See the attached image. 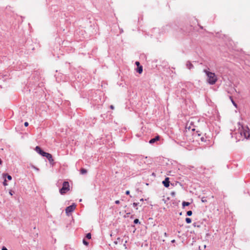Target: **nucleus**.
<instances>
[{
  "label": "nucleus",
  "mask_w": 250,
  "mask_h": 250,
  "mask_svg": "<svg viewBox=\"0 0 250 250\" xmlns=\"http://www.w3.org/2000/svg\"><path fill=\"white\" fill-rule=\"evenodd\" d=\"M204 72L208 76L207 81L210 84H214L217 81V77L215 73L204 70Z\"/></svg>",
  "instance_id": "1"
},
{
  "label": "nucleus",
  "mask_w": 250,
  "mask_h": 250,
  "mask_svg": "<svg viewBox=\"0 0 250 250\" xmlns=\"http://www.w3.org/2000/svg\"><path fill=\"white\" fill-rule=\"evenodd\" d=\"M192 141L200 143V142H205L206 140L204 137V135L202 133H199L198 132H194L192 134Z\"/></svg>",
  "instance_id": "2"
},
{
  "label": "nucleus",
  "mask_w": 250,
  "mask_h": 250,
  "mask_svg": "<svg viewBox=\"0 0 250 250\" xmlns=\"http://www.w3.org/2000/svg\"><path fill=\"white\" fill-rule=\"evenodd\" d=\"M240 134L241 136H243L245 138L248 139L250 136V130L249 128L247 126H242L240 130Z\"/></svg>",
  "instance_id": "3"
},
{
  "label": "nucleus",
  "mask_w": 250,
  "mask_h": 250,
  "mask_svg": "<svg viewBox=\"0 0 250 250\" xmlns=\"http://www.w3.org/2000/svg\"><path fill=\"white\" fill-rule=\"evenodd\" d=\"M70 190V186L68 182L65 181L62 184V187L60 189V193L64 194Z\"/></svg>",
  "instance_id": "4"
},
{
  "label": "nucleus",
  "mask_w": 250,
  "mask_h": 250,
  "mask_svg": "<svg viewBox=\"0 0 250 250\" xmlns=\"http://www.w3.org/2000/svg\"><path fill=\"white\" fill-rule=\"evenodd\" d=\"M76 205L73 204V205L67 207L65 209V212L67 214L72 212L76 208Z\"/></svg>",
  "instance_id": "5"
},
{
  "label": "nucleus",
  "mask_w": 250,
  "mask_h": 250,
  "mask_svg": "<svg viewBox=\"0 0 250 250\" xmlns=\"http://www.w3.org/2000/svg\"><path fill=\"white\" fill-rule=\"evenodd\" d=\"M43 156L45 157L49 161V162L51 164L53 162L54 160L52 158V156L51 154L49 153L45 152L44 153Z\"/></svg>",
  "instance_id": "6"
},
{
  "label": "nucleus",
  "mask_w": 250,
  "mask_h": 250,
  "mask_svg": "<svg viewBox=\"0 0 250 250\" xmlns=\"http://www.w3.org/2000/svg\"><path fill=\"white\" fill-rule=\"evenodd\" d=\"M35 150L37 152H38V153H39L40 154L42 155V156L44 155V153H45V152H44L43 151H42V149L41 148V147L39 146H37L35 147Z\"/></svg>",
  "instance_id": "7"
},
{
  "label": "nucleus",
  "mask_w": 250,
  "mask_h": 250,
  "mask_svg": "<svg viewBox=\"0 0 250 250\" xmlns=\"http://www.w3.org/2000/svg\"><path fill=\"white\" fill-rule=\"evenodd\" d=\"M163 184L165 187L168 188L169 186V178L168 177L166 178L165 180L163 181Z\"/></svg>",
  "instance_id": "8"
},
{
  "label": "nucleus",
  "mask_w": 250,
  "mask_h": 250,
  "mask_svg": "<svg viewBox=\"0 0 250 250\" xmlns=\"http://www.w3.org/2000/svg\"><path fill=\"white\" fill-rule=\"evenodd\" d=\"M159 139H160L159 136H157L154 138L151 139L149 141V142L150 144H153V143H155L156 141H158Z\"/></svg>",
  "instance_id": "9"
},
{
  "label": "nucleus",
  "mask_w": 250,
  "mask_h": 250,
  "mask_svg": "<svg viewBox=\"0 0 250 250\" xmlns=\"http://www.w3.org/2000/svg\"><path fill=\"white\" fill-rule=\"evenodd\" d=\"M137 71L139 74H141L142 73V72H143V67H142V66H140L138 67L137 69Z\"/></svg>",
  "instance_id": "10"
},
{
  "label": "nucleus",
  "mask_w": 250,
  "mask_h": 250,
  "mask_svg": "<svg viewBox=\"0 0 250 250\" xmlns=\"http://www.w3.org/2000/svg\"><path fill=\"white\" fill-rule=\"evenodd\" d=\"M190 205V203L189 202H185V201H184L183 203H182V205L184 207L185 206H188Z\"/></svg>",
  "instance_id": "11"
},
{
  "label": "nucleus",
  "mask_w": 250,
  "mask_h": 250,
  "mask_svg": "<svg viewBox=\"0 0 250 250\" xmlns=\"http://www.w3.org/2000/svg\"><path fill=\"white\" fill-rule=\"evenodd\" d=\"M87 172V170L84 168H82L81 169V173L82 174H85Z\"/></svg>",
  "instance_id": "12"
},
{
  "label": "nucleus",
  "mask_w": 250,
  "mask_h": 250,
  "mask_svg": "<svg viewBox=\"0 0 250 250\" xmlns=\"http://www.w3.org/2000/svg\"><path fill=\"white\" fill-rule=\"evenodd\" d=\"M7 176V178L8 180H11L12 179V177H11L10 175H7L6 174H4L3 175V176L4 177H5V176Z\"/></svg>",
  "instance_id": "13"
},
{
  "label": "nucleus",
  "mask_w": 250,
  "mask_h": 250,
  "mask_svg": "<svg viewBox=\"0 0 250 250\" xmlns=\"http://www.w3.org/2000/svg\"><path fill=\"white\" fill-rule=\"evenodd\" d=\"M186 221L188 224H189L191 222V220L189 218H186Z\"/></svg>",
  "instance_id": "14"
},
{
  "label": "nucleus",
  "mask_w": 250,
  "mask_h": 250,
  "mask_svg": "<svg viewBox=\"0 0 250 250\" xmlns=\"http://www.w3.org/2000/svg\"><path fill=\"white\" fill-rule=\"evenodd\" d=\"M187 214L188 216H191L192 214V212L191 210L188 211L187 212Z\"/></svg>",
  "instance_id": "15"
},
{
  "label": "nucleus",
  "mask_w": 250,
  "mask_h": 250,
  "mask_svg": "<svg viewBox=\"0 0 250 250\" xmlns=\"http://www.w3.org/2000/svg\"><path fill=\"white\" fill-rule=\"evenodd\" d=\"M86 238H88V239H91V234L90 233H88L86 234Z\"/></svg>",
  "instance_id": "16"
},
{
  "label": "nucleus",
  "mask_w": 250,
  "mask_h": 250,
  "mask_svg": "<svg viewBox=\"0 0 250 250\" xmlns=\"http://www.w3.org/2000/svg\"><path fill=\"white\" fill-rule=\"evenodd\" d=\"M83 243L86 246H87L88 245V243L87 241H86L84 239L83 240Z\"/></svg>",
  "instance_id": "17"
},
{
  "label": "nucleus",
  "mask_w": 250,
  "mask_h": 250,
  "mask_svg": "<svg viewBox=\"0 0 250 250\" xmlns=\"http://www.w3.org/2000/svg\"><path fill=\"white\" fill-rule=\"evenodd\" d=\"M3 184L4 186H6L7 185V181H6V179L4 180V182H3Z\"/></svg>",
  "instance_id": "18"
},
{
  "label": "nucleus",
  "mask_w": 250,
  "mask_h": 250,
  "mask_svg": "<svg viewBox=\"0 0 250 250\" xmlns=\"http://www.w3.org/2000/svg\"><path fill=\"white\" fill-rule=\"evenodd\" d=\"M139 220L138 219H136L134 220V223L135 224H137L139 222Z\"/></svg>",
  "instance_id": "19"
},
{
  "label": "nucleus",
  "mask_w": 250,
  "mask_h": 250,
  "mask_svg": "<svg viewBox=\"0 0 250 250\" xmlns=\"http://www.w3.org/2000/svg\"><path fill=\"white\" fill-rule=\"evenodd\" d=\"M135 64H136V65H137L138 67H139V66H140V62H136Z\"/></svg>",
  "instance_id": "20"
},
{
  "label": "nucleus",
  "mask_w": 250,
  "mask_h": 250,
  "mask_svg": "<svg viewBox=\"0 0 250 250\" xmlns=\"http://www.w3.org/2000/svg\"><path fill=\"white\" fill-rule=\"evenodd\" d=\"M24 125V126L26 127L28 125V122H25Z\"/></svg>",
  "instance_id": "21"
},
{
  "label": "nucleus",
  "mask_w": 250,
  "mask_h": 250,
  "mask_svg": "<svg viewBox=\"0 0 250 250\" xmlns=\"http://www.w3.org/2000/svg\"><path fill=\"white\" fill-rule=\"evenodd\" d=\"M129 193H130V192H129V190H126V192H125V194H126V195H129Z\"/></svg>",
  "instance_id": "22"
},
{
  "label": "nucleus",
  "mask_w": 250,
  "mask_h": 250,
  "mask_svg": "<svg viewBox=\"0 0 250 250\" xmlns=\"http://www.w3.org/2000/svg\"><path fill=\"white\" fill-rule=\"evenodd\" d=\"M133 205L134 207H136L137 205H138V203H134L133 204Z\"/></svg>",
  "instance_id": "23"
},
{
  "label": "nucleus",
  "mask_w": 250,
  "mask_h": 250,
  "mask_svg": "<svg viewBox=\"0 0 250 250\" xmlns=\"http://www.w3.org/2000/svg\"><path fill=\"white\" fill-rule=\"evenodd\" d=\"M110 108L111 109H114V107L113 105H111L110 106Z\"/></svg>",
  "instance_id": "24"
},
{
  "label": "nucleus",
  "mask_w": 250,
  "mask_h": 250,
  "mask_svg": "<svg viewBox=\"0 0 250 250\" xmlns=\"http://www.w3.org/2000/svg\"><path fill=\"white\" fill-rule=\"evenodd\" d=\"M115 203L116 204H119L120 203V201L119 200H116L115 201Z\"/></svg>",
  "instance_id": "25"
},
{
  "label": "nucleus",
  "mask_w": 250,
  "mask_h": 250,
  "mask_svg": "<svg viewBox=\"0 0 250 250\" xmlns=\"http://www.w3.org/2000/svg\"><path fill=\"white\" fill-rule=\"evenodd\" d=\"M2 250H8L6 248L3 247L2 248Z\"/></svg>",
  "instance_id": "26"
},
{
  "label": "nucleus",
  "mask_w": 250,
  "mask_h": 250,
  "mask_svg": "<svg viewBox=\"0 0 250 250\" xmlns=\"http://www.w3.org/2000/svg\"><path fill=\"white\" fill-rule=\"evenodd\" d=\"M9 194H10L11 195H13V192H12V191H11H11H9Z\"/></svg>",
  "instance_id": "27"
},
{
  "label": "nucleus",
  "mask_w": 250,
  "mask_h": 250,
  "mask_svg": "<svg viewBox=\"0 0 250 250\" xmlns=\"http://www.w3.org/2000/svg\"><path fill=\"white\" fill-rule=\"evenodd\" d=\"M232 102L233 103V104L235 105V106H236V104L233 101H232Z\"/></svg>",
  "instance_id": "28"
},
{
  "label": "nucleus",
  "mask_w": 250,
  "mask_h": 250,
  "mask_svg": "<svg viewBox=\"0 0 250 250\" xmlns=\"http://www.w3.org/2000/svg\"><path fill=\"white\" fill-rule=\"evenodd\" d=\"M202 201L203 202H206V200H204V199H203V198H202Z\"/></svg>",
  "instance_id": "29"
},
{
  "label": "nucleus",
  "mask_w": 250,
  "mask_h": 250,
  "mask_svg": "<svg viewBox=\"0 0 250 250\" xmlns=\"http://www.w3.org/2000/svg\"><path fill=\"white\" fill-rule=\"evenodd\" d=\"M2 161L1 160V159H0V165H1L2 164Z\"/></svg>",
  "instance_id": "30"
},
{
  "label": "nucleus",
  "mask_w": 250,
  "mask_h": 250,
  "mask_svg": "<svg viewBox=\"0 0 250 250\" xmlns=\"http://www.w3.org/2000/svg\"><path fill=\"white\" fill-rule=\"evenodd\" d=\"M143 200H143V199H141L140 200V201H143Z\"/></svg>",
  "instance_id": "31"
},
{
  "label": "nucleus",
  "mask_w": 250,
  "mask_h": 250,
  "mask_svg": "<svg viewBox=\"0 0 250 250\" xmlns=\"http://www.w3.org/2000/svg\"><path fill=\"white\" fill-rule=\"evenodd\" d=\"M194 130H195V129H194V128L192 129V131H194Z\"/></svg>",
  "instance_id": "32"
},
{
  "label": "nucleus",
  "mask_w": 250,
  "mask_h": 250,
  "mask_svg": "<svg viewBox=\"0 0 250 250\" xmlns=\"http://www.w3.org/2000/svg\"><path fill=\"white\" fill-rule=\"evenodd\" d=\"M172 195H174V192L172 193Z\"/></svg>",
  "instance_id": "33"
}]
</instances>
